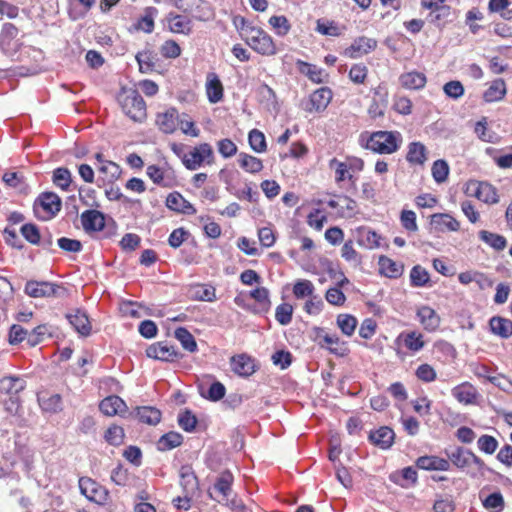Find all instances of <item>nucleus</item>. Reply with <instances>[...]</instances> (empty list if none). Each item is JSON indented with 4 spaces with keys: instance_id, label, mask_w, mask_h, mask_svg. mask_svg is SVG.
Masks as SVG:
<instances>
[{
    "instance_id": "f257e3e1",
    "label": "nucleus",
    "mask_w": 512,
    "mask_h": 512,
    "mask_svg": "<svg viewBox=\"0 0 512 512\" xmlns=\"http://www.w3.org/2000/svg\"><path fill=\"white\" fill-rule=\"evenodd\" d=\"M122 111L135 122H141L146 117V104L135 89H122L118 96Z\"/></svg>"
},
{
    "instance_id": "f03ea898",
    "label": "nucleus",
    "mask_w": 512,
    "mask_h": 512,
    "mask_svg": "<svg viewBox=\"0 0 512 512\" xmlns=\"http://www.w3.org/2000/svg\"><path fill=\"white\" fill-rule=\"evenodd\" d=\"M401 142L402 136L398 131H376L369 136L366 148L379 154H392L398 150Z\"/></svg>"
},
{
    "instance_id": "7ed1b4c3",
    "label": "nucleus",
    "mask_w": 512,
    "mask_h": 512,
    "mask_svg": "<svg viewBox=\"0 0 512 512\" xmlns=\"http://www.w3.org/2000/svg\"><path fill=\"white\" fill-rule=\"evenodd\" d=\"M244 40L257 53L262 55H274L276 53L275 44L264 30L255 27L246 30Z\"/></svg>"
},
{
    "instance_id": "20e7f679",
    "label": "nucleus",
    "mask_w": 512,
    "mask_h": 512,
    "mask_svg": "<svg viewBox=\"0 0 512 512\" xmlns=\"http://www.w3.org/2000/svg\"><path fill=\"white\" fill-rule=\"evenodd\" d=\"M25 293L33 298H64L67 290L65 287L55 283L30 280L25 285Z\"/></svg>"
},
{
    "instance_id": "39448f33",
    "label": "nucleus",
    "mask_w": 512,
    "mask_h": 512,
    "mask_svg": "<svg viewBox=\"0 0 512 512\" xmlns=\"http://www.w3.org/2000/svg\"><path fill=\"white\" fill-rule=\"evenodd\" d=\"M79 489L81 494L89 501L100 505L105 504L109 496V492L105 487L88 477H81L79 479Z\"/></svg>"
},
{
    "instance_id": "423d86ee",
    "label": "nucleus",
    "mask_w": 512,
    "mask_h": 512,
    "mask_svg": "<svg viewBox=\"0 0 512 512\" xmlns=\"http://www.w3.org/2000/svg\"><path fill=\"white\" fill-rule=\"evenodd\" d=\"M210 158H213L212 147L207 143H203L184 155L183 164L189 170H196L205 160L210 164Z\"/></svg>"
},
{
    "instance_id": "0eeeda50",
    "label": "nucleus",
    "mask_w": 512,
    "mask_h": 512,
    "mask_svg": "<svg viewBox=\"0 0 512 512\" xmlns=\"http://www.w3.org/2000/svg\"><path fill=\"white\" fill-rule=\"evenodd\" d=\"M332 100V91L328 87H321L314 91L309 100L303 103V109L307 112H322Z\"/></svg>"
},
{
    "instance_id": "6e6552de",
    "label": "nucleus",
    "mask_w": 512,
    "mask_h": 512,
    "mask_svg": "<svg viewBox=\"0 0 512 512\" xmlns=\"http://www.w3.org/2000/svg\"><path fill=\"white\" fill-rule=\"evenodd\" d=\"M467 191L471 196L490 204L498 202L496 189L487 182H470Z\"/></svg>"
},
{
    "instance_id": "1a4fd4ad",
    "label": "nucleus",
    "mask_w": 512,
    "mask_h": 512,
    "mask_svg": "<svg viewBox=\"0 0 512 512\" xmlns=\"http://www.w3.org/2000/svg\"><path fill=\"white\" fill-rule=\"evenodd\" d=\"M100 411L107 416L119 415L124 417L128 412V407L123 399L117 395H111L104 398L99 405Z\"/></svg>"
},
{
    "instance_id": "9d476101",
    "label": "nucleus",
    "mask_w": 512,
    "mask_h": 512,
    "mask_svg": "<svg viewBox=\"0 0 512 512\" xmlns=\"http://www.w3.org/2000/svg\"><path fill=\"white\" fill-rule=\"evenodd\" d=\"M148 177L157 185L162 187H171L173 185L174 176L169 168L149 165L146 169Z\"/></svg>"
},
{
    "instance_id": "9b49d317",
    "label": "nucleus",
    "mask_w": 512,
    "mask_h": 512,
    "mask_svg": "<svg viewBox=\"0 0 512 512\" xmlns=\"http://www.w3.org/2000/svg\"><path fill=\"white\" fill-rule=\"evenodd\" d=\"M81 222L86 232L101 231L105 227L104 214L98 210H86L81 214Z\"/></svg>"
},
{
    "instance_id": "f8f14e48",
    "label": "nucleus",
    "mask_w": 512,
    "mask_h": 512,
    "mask_svg": "<svg viewBox=\"0 0 512 512\" xmlns=\"http://www.w3.org/2000/svg\"><path fill=\"white\" fill-rule=\"evenodd\" d=\"M377 46V41L373 38L359 37L354 40L352 45L345 50V55L350 58H358L363 54H367L374 50Z\"/></svg>"
},
{
    "instance_id": "ddd939ff",
    "label": "nucleus",
    "mask_w": 512,
    "mask_h": 512,
    "mask_svg": "<svg viewBox=\"0 0 512 512\" xmlns=\"http://www.w3.org/2000/svg\"><path fill=\"white\" fill-rule=\"evenodd\" d=\"M146 355L156 360L173 361L178 356V353L173 346L158 342L146 349Z\"/></svg>"
},
{
    "instance_id": "4468645a",
    "label": "nucleus",
    "mask_w": 512,
    "mask_h": 512,
    "mask_svg": "<svg viewBox=\"0 0 512 512\" xmlns=\"http://www.w3.org/2000/svg\"><path fill=\"white\" fill-rule=\"evenodd\" d=\"M166 206L173 211L193 215L196 213L194 206L187 201L179 192H172L167 196Z\"/></svg>"
},
{
    "instance_id": "2eb2a0df",
    "label": "nucleus",
    "mask_w": 512,
    "mask_h": 512,
    "mask_svg": "<svg viewBox=\"0 0 512 512\" xmlns=\"http://www.w3.org/2000/svg\"><path fill=\"white\" fill-rule=\"evenodd\" d=\"M39 205L49 215L54 216L61 210V199L53 192H43L35 201V206Z\"/></svg>"
},
{
    "instance_id": "dca6fc26",
    "label": "nucleus",
    "mask_w": 512,
    "mask_h": 512,
    "mask_svg": "<svg viewBox=\"0 0 512 512\" xmlns=\"http://www.w3.org/2000/svg\"><path fill=\"white\" fill-rule=\"evenodd\" d=\"M26 387V381L19 376H6L0 379V393L17 396Z\"/></svg>"
},
{
    "instance_id": "f3484780",
    "label": "nucleus",
    "mask_w": 512,
    "mask_h": 512,
    "mask_svg": "<svg viewBox=\"0 0 512 512\" xmlns=\"http://www.w3.org/2000/svg\"><path fill=\"white\" fill-rule=\"evenodd\" d=\"M180 486L183 493L196 495L199 489L198 479L189 466H182L180 469Z\"/></svg>"
},
{
    "instance_id": "a211bd4d",
    "label": "nucleus",
    "mask_w": 512,
    "mask_h": 512,
    "mask_svg": "<svg viewBox=\"0 0 512 512\" xmlns=\"http://www.w3.org/2000/svg\"><path fill=\"white\" fill-rule=\"evenodd\" d=\"M178 118V111L175 108H169L157 115L156 124L162 132L170 134L176 130Z\"/></svg>"
},
{
    "instance_id": "6ab92c4d",
    "label": "nucleus",
    "mask_w": 512,
    "mask_h": 512,
    "mask_svg": "<svg viewBox=\"0 0 512 512\" xmlns=\"http://www.w3.org/2000/svg\"><path fill=\"white\" fill-rule=\"evenodd\" d=\"M69 323L82 336H88L91 332V324L87 314L79 309L66 315Z\"/></svg>"
},
{
    "instance_id": "aec40b11",
    "label": "nucleus",
    "mask_w": 512,
    "mask_h": 512,
    "mask_svg": "<svg viewBox=\"0 0 512 512\" xmlns=\"http://www.w3.org/2000/svg\"><path fill=\"white\" fill-rule=\"evenodd\" d=\"M394 437V431L387 426H383L378 430L371 432L369 440L381 449H388L392 446Z\"/></svg>"
},
{
    "instance_id": "412c9836",
    "label": "nucleus",
    "mask_w": 512,
    "mask_h": 512,
    "mask_svg": "<svg viewBox=\"0 0 512 512\" xmlns=\"http://www.w3.org/2000/svg\"><path fill=\"white\" fill-rule=\"evenodd\" d=\"M417 316L424 329L435 331L440 325V317L434 309L429 306H422L417 311Z\"/></svg>"
},
{
    "instance_id": "4be33fe9",
    "label": "nucleus",
    "mask_w": 512,
    "mask_h": 512,
    "mask_svg": "<svg viewBox=\"0 0 512 512\" xmlns=\"http://www.w3.org/2000/svg\"><path fill=\"white\" fill-rule=\"evenodd\" d=\"M431 224L440 232L457 231L460 228L459 222L449 214L436 213L431 216Z\"/></svg>"
},
{
    "instance_id": "5701e85b",
    "label": "nucleus",
    "mask_w": 512,
    "mask_h": 512,
    "mask_svg": "<svg viewBox=\"0 0 512 512\" xmlns=\"http://www.w3.org/2000/svg\"><path fill=\"white\" fill-rule=\"evenodd\" d=\"M416 466L423 470L447 471L450 463L437 456H421L416 460Z\"/></svg>"
},
{
    "instance_id": "b1692460",
    "label": "nucleus",
    "mask_w": 512,
    "mask_h": 512,
    "mask_svg": "<svg viewBox=\"0 0 512 512\" xmlns=\"http://www.w3.org/2000/svg\"><path fill=\"white\" fill-rule=\"evenodd\" d=\"M233 482V475L229 471H224L218 477L214 484L213 491L218 494L219 498H216L218 502L228 500V496L231 493V484Z\"/></svg>"
},
{
    "instance_id": "393cba45",
    "label": "nucleus",
    "mask_w": 512,
    "mask_h": 512,
    "mask_svg": "<svg viewBox=\"0 0 512 512\" xmlns=\"http://www.w3.org/2000/svg\"><path fill=\"white\" fill-rule=\"evenodd\" d=\"M490 330L493 334L507 339L512 336V321L500 316H494L489 321Z\"/></svg>"
},
{
    "instance_id": "a878e982",
    "label": "nucleus",
    "mask_w": 512,
    "mask_h": 512,
    "mask_svg": "<svg viewBox=\"0 0 512 512\" xmlns=\"http://www.w3.org/2000/svg\"><path fill=\"white\" fill-rule=\"evenodd\" d=\"M399 80L404 88L412 90H419L424 88L427 82L425 74L418 71L402 74Z\"/></svg>"
},
{
    "instance_id": "bb28decb",
    "label": "nucleus",
    "mask_w": 512,
    "mask_h": 512,
    "mask_svg": "<svg viewBox=\"0 0 512 512\" xmlns=\"http://www.w3.org/2000/svg\"><path fill=\"white\" fill-rule=\"evenodd\" d=\"M389 478L393 483L406 488L417 482V471L413 467H406L400 472L392 473Z\"/></svg>"
},
{
    "instance_id": "cd10ccee",
    "label": "nucleus",
    "mask_w": 512,
    "mask_h": 512,
    "mask_svg": "<svg viewBox=\"0 0 512 512\" xmlns=\"http://www.w3.org/2000/svg\"><path fill=\"white\" fill-rule=\"evenodd\" d=\"M506 85L503 79L494 80L489 88L484 92L483 99L487 103L497 102L504 98L506 94Z\"/></svg>"
},
{
    "instance_id": "c85d7f7f",
    "label": "nucleus",
    "mask_w": 512,
    "mask_h": 512,
    "mask_svg": "<svg viewBox=\"0 0 512 512\" xmlns=\"http://www.w3.org/2000/svg\"><path fill=\"white\" fill-rule=\"evenodd\" d=\"M231 367L240 376H249L254 372L253 361L244 354L232 357Z\"/></svg>"
},
{
    "instance_id": "c756f323",
    "label": "nucleus",
    "mask_w": 512,
    "mask_h": 512,
    "mask_svg": "<svg viewBox=\"0 0 512 512\" xmlns=\"http://www.w3.org/2000/svg\"><path fill=\"white\" fill-rule=\"evenodd\" d=\"M396 343H403L407 349L413 352H417L424 347V341L422 339V335L411 331L408 333H401L397 339Z\"/></svg>"
},
{
    "instance_id": "7c9ffc66",
    "label": "nucleus",
    "mask_w": 512,
    "mask_h": 512,
    "mask_svg": "<svg viewBox=\"0 0 512 512\" xmlns=\"http://www.w3.org/2000/svg\"><path fill=\"white\" fill-rule=\"evenodd\" d=\"M161 416V411L152 406H143L136 408V417L139 419V421L145 424L156 425L160 422Z\"/></svg>"
},
{
    "instance_id": "2f4dec72",
    "label": "nucleus",
    "mask_w": 512,
    "mask_h": 512,
    "mask_svg": "<svg viewBox=\"0 0 512 512\" xmlns=\"http://www.w3.org/2000/svg\"><path fill=\"white\" fill-rule=\"evenodd\" d=\"M407 161L422 165L427 160V150L421 142H412L408 146Z\"/></svg>"
},
{
    "instance_id": "473e14b6",
    "label": "nucleus",
    "mask_w": 512,
    "mask_h": 512,
    "mask_svg": "<svg viewBox=\"0 0 512 512\" xmlns=\"http://www.w3.org/2000/svg\"><path fill=\"white\" fill-rule=\"evenodd\" d=\"M480 240L485 242L487 245L492 247L497 251H502L506 248L507 241L506 238L502 235L492 233L486 230H481L478 233Z\"/></svg>"
},
{
    "instance_id": "72a5a7b5",
    "label": "nucleus",
    "mask_w": 512,
    "mask_h": 512,
    "mask_svg": "<svg viewBox=\"0 0 512 512\" xmlns=\"http://www.w3.org/2000/svg\"><path fill=\"white\" fill-rule=\"evenodd\" d=\"M168 21L173 33L189 34L191 31V22L185 16L169 14Z\"/></svg>"
},
{
    "instance_id": "f704fd0d",
    "label": "nucleus",
    "mask_w": 512,
    "mask_h": 512,
    "mask_svg": "<svg viewBox=\"0 0 512 512\" xmlns=\"http://www.w3.org/2000/svg\"><path fill=\"white\" fill-rule=\"evenodd\" d=\"M183 442V436L178 432H168L162 435L158 441V449L161 451L171 450L180 446Z\"/></svg>"
},
{
    "instance_id": "c9c22d12",
    "label": "nucleus",
    "mask_w": 512,
    "mask_h": 512,
    "mask_svg": "<svg viewBox=\"0 0 512 512\" xmlns=\"http://www.w3.org/2000/svg\"><path fill=\"white\" fill-rule=\"evenodd\" d=\"M238 162L240 167L249 173H258L263 169L262 161L252 155L241 153Z\"/></svg>"
},
{
    "instance_id": "e433bc0d",
    "label": "nucleus",
    "mask_w": 512,
    "mask_h": 512,
    "mask_svg": "<svg viewBox=\"0 0 512 512\" xmlns=\"http://www.w3.org/2000/svg\"><path fill=\"white\" fill-rule=\"evenodd\" d=\"M175 338L181 343L182 347L189 351H197V343L194 336L184 327H179L175 330Z\"/></svg>"
},
{
    "instance_id": "4c0bfd02",
    "label": "nucleus",
    "mask_w": 512,
    "mask_h": 512,
    "mask_svg": "<svg viewBox=\"0 0 512 512\" xmlns=\"http://www.w3.org/2000/svg\"><path fill=\"white\" fill-rule=\"evenodd\" d=\"M449 460L458 468L469 467L470 450L457 447L447 453Z\"/></svg>"
},
{
    "instance_id": "58836bf2",
    "label": "nucleus",
    "mask_w": 512,
    "mask_h": 512,
    "mask_svg": "<svg viewBox=\"0 0 512 512\" xmlns=\"http://www.w3.org/2000/svg\"><path fill=\"white\" fill-rule=\"evenodd\" d=\"M424 8L431 10L432 21L446 19L451 14V8L444 3L424 2Z\"/></svg>"
},
{
    "instance_id": "ea45409f",
    "label": "nucleus",
    "mask_w": 512,
    "mask_h": 512,
    "mask_svg": "<svg viewBox=\"0 0 512 512\" xmlns=\"http://www.w3.org/2000/svg\"><path fill=\"white\" fill-rule=\"evenodd\" d=\"M98 171L104 175L103 181L107 183H113L121 175L120 166L113 161L103 163V166H98Z\"/></svg>"
},
{
    "instance_id": "a19ab883",
    "label": "nucleus",
    "mask_w": 512,
    "mask_h": 512,
    "mask_svg": "<svg viewBox=\"0 0 512 512\" xmlns=\"http://www.w3.org/2000/svg\"><path fill=\"white\" fill-rule=\"evenodd\" d=\"M53 183L62 190L67 191L72 183V176L69 169L64 167L55 169L53 172Z\"/></svg>"
},
{
    "instance_id": "79ce46f5",
    "label": "nucleus",
    "mask_w": 512,
    "mask_h": 512,
    "mask_svg": "<svg viewBox=\"0 0 512 512\" xmlns=\"http://www.w3.org/2000/svg\"><path fill=\"white\" fill-rule=\"evenodd\" d=\"M39 404L43 411L56 413L62 410V400L59 394L50 395L49 397H39Z\"/></svg>"
},
{
    "instance_id": "37998d69",
    "label": "nucleus",
    "mask_w": 512,
    "mask_h": 512,
    "mask_svg": "<svg viewBox=\"0 0 512 512\" xmlns=\"http://www.w3.org/2000/svg\"><path fill=\"white\" fill-rule=\"evenodd\" d=\"M337 325L342 333L351 336L357 326V319L350 314H340L337 317Z\"/></svg>"
},
{
    "instance_id": "c03bdc74",
    "label": "nucleus",
    "mask_w": 512,
    "mask_h": 512,
    "mask_svg": "<svg viewBox=\"0 0 512 512\" xmlns=\"http://www.w3.org/2000/svg\"><path fill=\"white\" fill-rule=\"evenodd\" d=\"M410 280L414 287L425 286L430 280L429 273L425 268L416 265L410 272Z\"/></svg>"
},
{
    "instance_id": "a18cd8bd",
    "label": "nucleus",
    "mask_w": 512,
    "mask_h": 512,
    "mask_svg": "<svg viewBox=\"0 0 512 512\" xmlns=\"http://www.w3.org/2000/svg\"><path fill=\"white\" fill-rule=\"evenodd\" d=\"M206 90L208 99L211 103H217L223 97V86L217 77L208 81Z\"/></svg>"
},
{
    "instance_id": "49530a36",
    "label": "nucleus",
    "mask_w": 512,
    "mask_h": 512,
    "mask_svg": "<svg viewBox=\"0 0 512 512\" xmlns=\"http://www.w3.org/2000/svg\"><path fill=\"white\" fill-rule=\"evenodd\" d=\"M248 141L250 147L257 153L264 152L266 150V141L264 134L257 130L253 129L249 132Z\"/></svg>"
},
{
    "instance_id": "de8ad7c7",
    "label": "nucleus",
    "mask_w": 512,
    "mask_h": 512,
    "mask_svg": "<svg viewBox=\"0 0 512 512\" xmlns=\"http://www.w3.org/2000/svg\"><path fill=\"white\" fill-rule=\"evenodd\" d=\"M314 285L309 280H299L293 286V294L296 298L302 299L308 296H312L314 293Z\"/></svg>"
},
{
    "instance_id": "09e8293b",
    "label": "nucleus",
    "mask_w": 512,
    "mask_h": 512,
    "mask_svg": "<svg viewBox=\"0 0 512 512\" xmlns=\"http://www.w3.org/2000/svg\"><path fill=\"white\" fill-rule=\"evenodd\" d=\"M192 297L201 301L212 302L215 300V289L206 285H197L192 290Z\"/></svg>"
},
{
    "instance_id": "8fccbe9b",
    "label": "nucleus",
    "mask_w": 512,
    "mask_h": 512,
    "mask_svg": "<svg viewBox=\"0 0 512 512\" xmlns=\"http://www.w3.org/2000/svg\"><path fill=\"white\" fill-rule=\"evenodd\" d=\"M124 436L125 434L123 428L117 425H113L107 429L104 438L110 445L119 446L123 443Z\"/></svg>"
},
{
    "instance_id": "3c124183",
    "label": "nucleus",
    "mask_w": 512,
    "mask_h": 512,
    "mask_svg": "<svg viewBox=\"0 0 512 512\" xmlns=\"http://www.w3.org/2000/svg\"><path fill=\"white\" fill-rule=\"evenodd\" d=\"M20 232L22 236L31 244L33 245H39L41 241V235L39 232L38 227L35 224L28 223L24 224Z\"/></svg>"
},
{
    "instance_id": "603ef678",
    "label": "nucleus",
    "mask_w": 512,
    "mask_h": 512,
    "mask_svg": "<svg viewBox=\"0 0 512 512\" xmlns=\"http://www.w3.org/2000/svg\"><path fill=\"white\" fill-rule=\"evenodd\" d=\"M449 174V166L445 160H436L432 166V176L437 183L446 181Z\"/></svg>"
},
{
    "instance_id": "864d4df0",
    "label": "nucleus",
    "mask_w": 512,
    "mask_h": 512,
    "mask_svg": "<svg viewBox=\"0 0 512 512\" xmlns=\"http://www.w3.org/2000/svg\"><path fill=\"white\" fill-rule=\"evenodd\" d=\"M269 24L273 27V29H275L276 34L279 36L287 35L291 29V25L288 19L283 15L272 16L269 19Z\"/></svg>"
},
{
    "instance_id": "5fc2aeb1",
    "label": "nucleus",
    "mask_w": 512,
    "mask_h": 512,
    "mask_svg": "<svg viewBox=\"0 0 512 512\" xmlns=\"http://www.w3.org/2000/svg\"><path fill=\"white\" fill-rule=\"evenodd\" d=\"M379 264L383 273L390 278L397 277L402 273V267L387 257H381Z\"/></svg>"
},
{
    "instance_id": "6e6d98bb",
    "label": "nucleus",
    "mask_w": 512,
    "mask_h": 512,
    "mask_svg": "<svg viewBox=\"0 0 512 512\" xmlns=\"http://www.w3.org/2000/svg\"><path fill=\"white\" fill-rule=\"evenodd\" d=\"M197 422L196 416L190 410H185L178 416V424L186 432H192Z\"/></svg>"
},
{
    "instance_id": "4d7b16f0",
    "label": "nucleus",
    "mask_w": 512,
    "mask_h": 512,
    "mask_svg": "<svg viewBox=\"0 0 512 512\" xmlns=\"http://www.w3.org/2000/svg\"><path fill=\"white\" fill-rule=\"evenodd\" d=\"M293 307L291 304L283 303L276 308L275 318L281 325H288L292 320Z\"/></svg>"
},
{
    "instance_id": "13d9d810",
    "label": "nucleus",
    "mask_w": 512,
    "mask_h": 512,
    "mask_svg": "<svg viewBox=\"0 0 512 512\" xmlns=\"http://www.w3.org/2000/svg\"><path fill=\"white\" fill-rule=\"evenodd\" d=\"M454 397L461 403L470 404L475 399V392L471 386H460L453 389Z\"/></svg>"
},
{
    "instance_id": "bf43d9fd",
    "label": "nucleus",
    "mask_w": 512,
    "mask_h": 512,
    "mask_svg": "<svg viewBox=\"0 0 512 512\" xmlns=\"http://www.w3.org/2000/svg\"><path fill=\"white\" fill-rule=\"evenodd\" d=\"M225 393V386L221 382L216 381L211 384L206 394L201 393V395L210 401L216 402L221 400Z\"/></svg>"
},
{
    "instance_id": "052dcab7",
    "label": "nucleus",
    "mask_w": 512,
    "mask_h": 512,
    "mask_svg": "<svg viewBox=\"0 0 512 512\" xmlns=\"http://www.w3.org/2000/svg\"><path fill=\"white\" fill-rule=\"evenodd\" d=\"M477 444L478 448L486 454H493L498 447V441L489 435H482L478 439Z\"/></svg>"
},
{
    "instance_id": "680f3d73",
    "label": "nucleus",
    "mask_w": 512,
    "mask_h": 512,
    "mask_svg": "<svg viewBox=\"0 0 512 512\" xmlns=\"http://www.w3.org/2000/svg\"><path fill=\"white\" fill-rule=\"evenodd\" d=\"M444 93L453 99H459L464 94V87L460 81H449L443 87Z\"/></svg>"
},
{
    "instance_id": "e2e57ef3",
    "label": "nucleus",
    "mask_w": 512,
    "mask_h": 512,
    "mask_svg": "<svg viewBox=\"0 0 512 512\" xmlns=\"http://www.w3.org/2000/svg\"><path fill=\"white\" fill-rule=\"evenodd\" d=\"M156 12L155 8H148L146 14L138 21L137 29L145 33H151L154 29V19L152 13Z\"/></svg>"
},
{
    "instance_id": "0e129e2a",
    "label": "nucleus",
    "mask_w": 512,
    "mask_h": 512,
    "mask_svg": "<svg viewBox=\"0 0 512 512\" xmlns=\"http://www.w3.org/2000/svg\"><path fill=\"white\" fill-rule=\"evenodd\" d=\"M360 242L369 249L377 248L380 246V236L374 231L363 230Z\"/></svg>"
},
{
    "instance_id": "69168bd1",
    "label": "nucleus",
    "mask_w": 512,
    "mask_h": 512,
    "mask_svg": "<svg viewBox=\"0 0 512 512\" xmlns=\"http://www.w3.org/2000/svg\"><path fill=\"white\" fill-rule=\"evenodd\" d=\"M474 131L482 141L489 143L494 141V133L487 129L486 118L476 123Z\"/></svg>"
},
{
    "instance_id": "338daca9",
    "label": "nucleus",
    "mask_w": 512,
    "mask_h": 512,
    "mask_svg": "<svg viewBox=\"0 0 512 512\" xmlns=\"http://www.w3.org/2000/svg\"><path fill=\"white\" fill-rule=\"evenodd\" d=\"M18 33V28L14 24L5 23L0 33L1 43H6L7 45H9L10 42L17 37Z\"/></svg>"
},
{
    "instance_id": "774afa93",
    "label": "nucleus",
    "mask_w": 512,
    "mask_h": 512,
    "mask_svg": "<svg viewBox=\"0 0 512 512\" xmlns=\"http://www.w3.org/2000/svg\"><path fill=\"white\" fill-rule=\"evenodd\" d=\"M416 376L424 382H432L436 379V371L429 364H421L416 370Z\"/></svg>"
}]
</instances>
